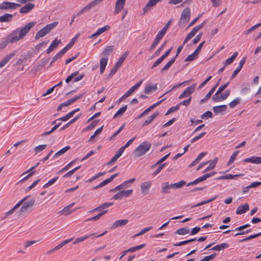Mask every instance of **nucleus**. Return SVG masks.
Here are the masks:
<instances>
[{
    "label": "nucleus",
    "mask_w": 261,
    "mask_h": 261,
    "mask_svg": "<svg viewBox=\"0 0 261 261\" xmlns=\"http://www.w3.org/2000/svg\"><path fill=\"white\" fill-rule=\"evenodd\" d=\"M36 22L32 21L27 23L24 26L13 30L6 38H2L0 41V48L4 49L9 43H13L22 39L35 26Z\"/></svg>",
    "instance_id": "f257e3e1"
},
{
    "label": "nucleus",
    "mask_w": 261,
    "mask_h": 261,
    "mask_svg": "<svg viewBox=\"0 0 261 261\" xmlns=\"http://www.w3.org/2000/svg\"><path fill=\"white\" fill-rule=\"evenodd\" d=\"M28 196L24 197L20 200L17 204H16L10 211L6 213V216L12 214L14 211L17 209L23 203L21 206L20 211V212H24L27 211L29 209L31 208L35 203V199L32 198L29 200L26 201Z\"/></svg>",
    "instance_id": "f03ea898"
},
{
    "label": "nucleus",
    "mask_w": 261,
    "mask_h": 261,
    "mask_svg": "<svg viewBox=\"0 0 261 261\" xmlns=\"http://www.w3.org/2000/svg\"><path fill=\"white\" fill-rule=\"evenodd\" d=\"M151 147V143L148 141H144L141 143L134 150L135 156L137 158L140 157L147 152Z\"/></svg>",
    "instance_id": "7ed1b4c3"
},
{
    "label": "nucleus",
    "mask_w": 261,
    "mask_h": 261,
    "mask_svg": "<svg viewBox=\"0 0 261 261\" xmlns=\"http://www.w3.org/2000/svg\"><path fill=\"white\" fill-rule=\"evenodd\" d=\"M58 23L59 22L58 21H55L53 23L47 24L36 34L35 39L36 40H38L40 38L43 37L48 34L51 30L55 28Z\"/></svg>",
    "instance_id": "20e7f679"
},
{
    "label": "nucleus",
    "mask_w": 261,
    "mask_h": 261,
    "mask_svg": "<svg viewBox=\"0 0 261 261\" xmlns=\"http://www.w3.org/2000/svg\"><path fill=\"white\" fill-rule=\"evenodd\" d=\"M206 21H203L200 24L194 27L192 31L187 35L184 41V44L186 43L189 40L192 38L196 34L204 25Z\"/></svg>",
    "instance_id": "39448f33"
},
{
    "label": "nucleus",
    "mask_w": 261,
    "mask_h": 261,
    "mask_svg": "<svg viewBox=\"0 0 261 261\" xmlns=\"http://www.w3.org/2000/svg\"><path fill=\"white\" fill-rule=\"evenodd\" d=\"M190 17V9L189 8H186L182 12L180 19L179 22L180 26L184 25L189 21Z\"/></svg>",
    "instance_id": "423d86ee"
},
{
    "label": "nucleus",
    "mask_w": 261,
    "mask_h": 261,
    "mask_svg": "<svg viewBox=\"0 0 261 261\" xmlns=\"http://www.w3.org/2000/svg\"><path fill=\"white\" fill-rule=\"evenodd\" d=\"M196 84L187 87L184 91L179 96V99H181L188 97H190L195 90Z\"/></svg>",
    "instance_id": "0eeeda50"
},
{
    "label": "nucleus",
    "mask_w": 261,
    "mask_h": 261,
    "mask_svg": "<svg viewBox=\"0 0 261 261\" xmlns=\"http://www.w3.org/2000/svg\"><path fill=\"white\" fill-rule=\"evenodd\" d=\"M18 7H20V4L8 2H4L0 5V9L1 10H15Z\"/></svg>",
    "instance_id": "6e6552de"
},
{
    "label": "nucleus",
    "mask_w": 261,
    "mask_h": 261,
    "mask_svg": "<svg viewBox=\"0 0 261 261\" xmlns=\"http://www.w3.org/2000/svg\"><path fill=\"white\" fill-rule=\"evenodd\" d=\"M133 191V190L121 191L115 194L113 196L112 199L114 200H118L121 199L123 197H127L132 194Z\"/></svg>",
    "instance_id": "1a4fd4ad"
},
{
    "label": "nucleus",
    "mask_w": 261,
    "mask_h": 261,
    "mask_svg": "<svg viewBox=\"0 0 261 261\" xmlns=\"http://www.w3.org/2000/svg\"><path fill=\"white\" fill-rule=\"evenodd\" d=\"M152 182L151 181H146L141 184L140 188L142 193L146 195L148 193L150 188L151 186Z\"/></svg>",
    "instance_id": "9d476101"
},
{
    "label": "nucleus",
    "mask_w": 261,
    "mask_h": 261,
    "mask_svg": "<svg viewBox=\"0 0 261 261\" xmlns=\"http://www.w3.org/2000/svg\"><path fill=\"white\" fill-rule=\"evenodd\" d=\"M246 57H244L240 60L238 66L235 69V70L233 72L232 75H231L230 79H233L238 74V73L240 71V70L242 68V67L246 61Z\"/></svg>",
    "instance_id": "9b49d317"
},
{
    "label": "nucleus",
    "mask_w": 261,
    "mask_h": 261,
    "mask_svg": "<svg viewBox=\"0 0 261 261\" xmlns=\"http://www.w3.org/2000/svg\"><path fill=\"white\" fill-rule=\"evenodd\" d=\"M126 0H117L115 5L114 13L118 14L123 8Z\"/></svg>",
    "instance_id": "f8f14e48"
},
{
    "label": "nucleus",
    "mask_w": 261,
    "mask_h": 261,
    "mask_svg": "<svg viewBox=\"0 0 261 261\" xmlns=\"http://www.w3.org/2000/svg\"><path fill=\"white\" fill-rule=\"evenodd\" d=\"M220 81H221V79H219V81L216 84L215 86L211 89V90L209 91V92L208 93L206 94V95H205L204 98H203V99H201L200 100V104H202V103H204L208 99H209L211 97L212 94L215 92L216 88L219 85Z\"/></svg>",
    "instance_id": "ddd939ff"
},
{
    "label": "nucleus",
    "mask_w": 261,
    "mask_h": 261,
    "mask_svg": "<svg viewBox=\"0 0 261 261\" xmlns=\"http://www.w3.org/2000/svg\"><path fill=\"white\" fill-rule=\"evenodd\" d=\"M143 80H141L139 81L136 84L124 93V96L127 97L129 96L134 92H135L138 88H139L142 84Z\"/></svg>",
    "instance_id": "4468645a"
},
{
    "label": "nucleus",
    "mask_w": 261,
    "mask_h": 261,
    "mask_svg": "<svg viewBox=\"0 0 261 261\" xmlns=\"http://www.w3.org/2000/svg\"><path fill=\"white\" fill-rule=\"evenodd\" d=\"M243 161L245 163H251L252 164H261V157L252 156L250 158L244 159Z\"/></svg>",
    "instance_id": "2eb2a0df"
},
{
    "label": "nucleus",
    "mask_w": 261,
    "mask_h": 261,
    "mask_svg": "<svg viewBox=\"0 0 261 261\" xmlns=\"http://www.w3.org/2000/svg\"><path fill=\"white\" fill-rule=\"evenodd\" d=\"M35 5L33 3L27 4L19 10V12L22 14H27L33 9Z\"/></svg>",
    "instance_id": "dca6fc26"
},
{
    "label": "nucleus",
    "mask_w": 261,
    "mask_h": 261,
    "mask_svg": "<svg viewBox=\"0 0 261 261\" xmlns=\"http://www.w3.org/2000/svg\"><path fill=\"white\" fill-rule=\"evenodd\" d=\"M15 55V52L13 51L9 54L6 55L0 62V68L3 67L9 60Z\"/></svg>",
    "instance_id": "f3484780"
},
{
    "label": "nucleus",
    "mask_w": 261,
    "mask_h": 261,
    "mask_svg": "<svg viewBox=\"0 0 261 261\" xmlns=\"http://www.w3.org/2000/svg\"><path fill=\"white\" fill-rule=\"evenodd\" d=\"M118 175V173H116V174L112 175L110 177H109V178H108L107 179H105V180H103V181L100 182L99 185H98L97 186L95 187L93 189H99L101 187L105 186V185H106L108 184L109 183H110V182H111L112 181V180L114 178H115Z\"/></svg>",
    "instance_id": "a211bd4d"
},
{
    "label": "nucleus",
    "mask_w": 261,
    "mask_h": 261,
    "mask_svg": "<svg viewBox=\"0 0 261 261\" xmlns=\"http://www.w3.org/2000/svg\"><path fill=\"white\" fill-rule=\"evenodd\" d=\"M160 0H149L148 2L146 4L143 8L144 13L148 12L151 10V8L153 7L157 3L160 2Z\"/></svg>",
    "instance_id": "6ab92c4d"
},
{
    "label": "nucleus",
    "mask_w": 261,
    "mask_h": 261,
    "mask_svg": "<svg viewBox=\"0 0 261 261\" xmlns=\"http://www.w3.org/2000/svg\"><path fill=\"white\" fill-rule=\"evenodd\" d=\"M170 189H172L171 184H169V182H165L162 184L161 193L169 194L170 193Z\"/></svg>",
    "instance_id": "aec40b11"
},
{
    "label": "nucleus",
    "mask_w": 261,
    "mask_h": 261,
    "mask_svg": "<svg viewBox=\"0 0 261 261\" xmlns=\"http://www.w3.org/2000/svg\"><path fill=\"white\" fill-rule=\"evenodd\" d=\"M249 209V205L247 203L239 206L237 210L236 213L238 215H241L246 213Z\"/></svg>",
    "instance_id": "412c9836"
},
{
    "label": "nucleus",
    "mask_w": 261,
    "mask_h": 261,
    "mask_svg": "<svg viewBox=\"0 0 261 261\" xmlns=\"http://www.w3.org/2000/svg\"><path fill=\"white\" fill-rule=\"evenodd\" d=\"M61 43L60 40L55 39L51 43L49 47L47 49V54L51 53L57 46Z\"/></svg>",
    "instance_id": "4be33fe9"
},
{
    "label": "nucleus",
    "mask_w": 261,
    "mask_h": 261,
    "mask_svg": "<svg viewBox=\"0 0 261 261\" xmlns=\"http://www.w3.org/2000/svg\"><path fill=\"white\" fill-rule=\"evenodd\" d=\"M128 222V221L127 219L117 220L113 224L112 228L115 229L119 226L125 225L127 224Z\"/></svg>",
    "instance_id": "5701e85b"
},
{
    "label": "nucleus",
    "mask_w": 261,
    "mask_h": 261,
    "mask_svg": "<svg viewBox=\"0 0 261 261\" xmlns=\"http://www.w3.org/2000/svg\"><path fill=\"white\" fill-rule=\"evenodd\" d=\"M156 85H147L146 86L144 89V92L145 94H149L157 89Z\"/></svg>",
    "instance_id": "b1692460"
},
{
    "label": "nucleus",
    "mask_w": 261,
    "mask_h": 261,
    "mask_svg": "<svg viewBox=\"0 0 261 261\" xmlns=\"http://www.w3.org/2000/svg\"><path fill=\"white\" fill-rule=\"evenodd\" d=\"M108 61V58L107 57H103L100 60V73L102 74L107 65Z\"/></svg>",
    "instance_id": "393cba45"
},
{
    "label": "nucleus",
    "mask_w": 261,
    "mask_h": 261,
    "mask_svg": "<svg viewBox=\"0 0 261 261\" xmlns=\"http://www.w3.org/2000/svg\"><path fill=\"white\" fill-rule=\"evenodd\" d=\"M229 246V244L226 243H223L219 245H217L211 249V250H216L220 251L225 248H228Z\"/></svg>",
    "instance_id": "a878e982"
},
{
    "label": "nucleus",
    "mask_w": 261,
    "mask_h": 261,
    "mask_svg": "<svg viewBox=\"0 0 261 261\" xmlns=\"http://www.w3.org/2000/svg\"><path fill=\"white\" fill-rule=\"evenodd\" d=\"M70 147L68 146H66L61 150H59L57 152H56L52 158V160H55L58 157L64 153H65L67 151H68L70 149Z\"/></svg>",
    "instance_id": "bb28decb"
},
{
    "label": "nucleus",
    "mask_w": 261,
    "mask_h": 261,
    "mask_svg": "<svg viewBox=\"0 0 261 261\" xmlns=\"http://www.w3.org/2000/svg\"><path fill=\"white\" fill-rule=\"evenodd\" d=\"M227 108V106L225 105L215 106L213 108L214 112L216 114L225 111Z\"/></svg>",
    "instance_id": "cd10ccee"
},
{
    "label": "nucleus",
    "mask_w": 261,
    "mask_h": 261,
    "mask_svg": "<svg viewBox=\"0 0 261 261\" xmlns=\"http://www.w3.org/2000/svg\"><path fill=\"white\" fill-rule=\"evenodd\" d=\"M39 165V163H37L36 165H35L34 166L32 167V168H31L30 169H29V170H28L27 171L24 172L22 175L25 174V173H29L28 175H27L26 176L24 177L22 179H21V181H24V180H26L27 179H28L29 177H30L33 174H34V172L33 171H32L33 169H34L35 168H36Z\"/></svg>",
    "instance_id": "c85d7f7f"
},
{
    "label": "nucleus",
    "mask_w": 261,
    "mask_h": 261,
    "mask_svg": "<svg viewBox=\"0 0 261 261\" xmlns=\"http://www.w3.org/2000/svg\"><path fill=\"white\" fill-rule=\"evenodd\" d=\"M73 205L74 203L68 205V206L65 207L60 212V213L64 215H68L71 214L73 211L71 210L70 209Z\"/></svg>",
    "instance_id": "c756f323"
},
{
    "label": "nucleus",
    "mask_w": 261,
    "mask_h": 261,
    "mask_svg": "<svg viewBox=\"0 0 261 261\" xmlns=\"http://www.w3.org/2000/svg\"><path fill=\"white\" fill-rule=\"evenodd\" d=\"M159 115L158 112H155L152 115H151L147 119H146L143 123V126H146L150 123L155 118Z\"/></svg>",
    "instance_id": "7c9ffc66"
},
{
    "label": "nucleus",
    "mask_w": 261,
    "mask_h": 261,
    "mask_svg": "<svg viewBox=\"0 0 261 261\" xmlns=\"http://www.w3.org/2000/svg\"><path fill=\"white\" fill-rule=\"evenodd\" d=\"M13 15L10 14H5L4 15L0 16V22H9L12 20Z\"/></svg>",
    "instance_id": "2f4dec72"
},
{
    "label": "nucleus",
    "mask_w": 261,
    "mask_h": 261,
    "mask_svg": "<svg viewBox=\"0 0 261 261\" xmlns=\"http://www.w3.org/2000/svg\"><path fill=\"white\" fill-rule=\"evenodd\" d=\"M93 235H94V233H91L90 234H87L85 236L77 238L76 239H75L74 241L73 242V244H75L80 243Z\"/></svg>",
    "instance_id": "473e14b6"
},
{
    "label": "nucleus",
    "mask_w": 261,
    "mask_h": 261,
    "mask_svg": "<svg viewBox=\"0 0 261 261\" xmlns=\"http://www.w3.org/2000/svg\"><path fill=\"white\" fill-rule=\"evenodd\" d=\"M175 60V58H173L171 60H170L161 69V72H164L167 70H168L171 65L174 63Z\"/></svg>",
    "instance_id": "72a5a7b5"
},
{
    "label": "nucleus",
    "mask_w": 261,
    "mask_h": 261,
    "mask_svg": "<svg viewBox=\"0 0 261 261\" xmlns=\"http://www.w3.org/2000/svg\"><path fill=\"white\" fill-rule=\"evenodd\" d=\"M126 110H127V106L126 105L121 108L117 111L116 114L113 116V118H115L117 117L121 116L124 114V113L126 111Z\"/></svg>",
    "instance_id": "f704fd0d"
},
{
    "label": "nucleus",
    "mask_w": 261,
    "mask_h": 261,
    "mask_svg": "<svg viewBox=\"0 0 261 261\" xmlns=\"http://www.w3.org/2000/svg\"><path fill=\"white\" fill-rule=\"evenodd\" d=\"M186 182L184 180H181L179 182H175L171 184V187H172V189H180L182 188L186 185Z\"/></svg>",
    "instance_id": "c9c22d12"
},
{
    "label": "nucleus",
    "mask_w": 261,
    "mask_h": 261,
    "mask_svg": "<svg viewBox=\"0 0 261 261\" xmlns=\"http://www.w3.org/2000/svg\"><path fill=\"white\" fill-rule=\"evenodd\" d=\"M128 55H129V51H125L124 54H123L121 56V57L118 59V60L117 61L116 63L117 64L119 65L120 66H121L122 63H123V62H124V61L125 60V59H126V58L127 57V56Z\"/></svg>",
    "instance_id": "e433bc0d"
},
{
    "label": "nucleus",
    "mask_w": 261,
    "mask_h": 261,
    "mask_svg": "<svg viewBox=\"0 0 261 261\" xmlns=\"http://www.w3.org/2000/svg\"><path fill=\"white\" fill-rule=\"evenodd\" d=\"M144 246H145V244H141V245H138V246H135V247H133L129 248V249H127L126 250H127L128 253V252H135L136 251H138V250H139L141 249Z\"/></svg>",
    "instance_id": "4c0bfd02"
},
{
    "label": "nucleus",
    "mask_w": 261,
    "mask_h": 261,
    "mask_svg": "<svg viewBox=\"0 0 261 261\" xmlns=\"http://www.w3.org/2000/svg\"><path fill=\"white\" fill-rule=\"evenodd\" d=\"M73 240V238H70L69 239L65 240L64 241H63L62 243L56 246L54 248V250H57L63 247L65 245L67 244V243L70 242Z\"/></svg>",
    "instance_id": "58836bf2"
},
{
    "label": "nucleus",
    "mask_w": 261,
    "mask_h": 261,
    "mask_svg": "<svg viewBox=\"0 0 261 261\" xmlns=\"http://www.w3.org/2000/svg\"><path fill=\"white\" fill-rule=\"evenodd\" d=\"M198 54L196 53H195V51H194L192 54L188 56L187 58L185 59V61L186 62H191L193 60L197 59L198 57Z\"/></svg>",
    "instance_id": "ea45409f"
},
{
    "label": "nucleus",
    "mask_w": 261,
    "mask_h": 261,
    "mask_svg": "<svg viewBox=\"0 0 261 261\" xmlns=\"http://www.w3.org/2000/svg\"><path fill=\"white\" fill-rule=\"evenodd\" d=\"M204 180H205V177H204L203 175L197 178V179H195L193 181L190 182L189 184H188L187 186L188 187V186H190L191 185H196V184H198L199 182H201V181H203Z\"/></svg>",
    "instance_id": "a19ab883"
},
{
    "label": "nucleus",
    "mask_w": 261,
    "mask_h": 261,
    "mask_svg": "<svg viewBox=\"0 0 261 261\" xmlns=\"http://www.w3.org/2000/svg\"><path fill=\"white\" fill-rule=\"evenodd\" d=\"M113 204V203L112 202H106L102 204V205H100L99 206L92 210V211H90V212H93L96 211L98 209H99L100 208H108L111 206H112Z\"/></svg>",
    "instance_id": "79ce46f5"
},
{
    "label": "nucleus",
    "mask_w": 261,
    "mask_h": 261,
    "mask_svg": "<svg viewBox=\"0 0 261 261\" xmlns=\"http://www.w3.org/2000/svg\"><path fill=\"white\" fill-rule=\"evenodd\" d=\"M239 175L236 174V175H232V174H226L225 175H223L218 178L219 179H232L236 177H238Z\"/></svg>",
    "instance_id": "37998d69"
},
{
    "label": "nucleus",
    "mask_w": 261,
    "mask_h": 261,
    "mask_svg": "<svg viewBox=\"0 0 261 261\" xmlns=\"http://www.w3.org/2000/svg\"><path fill=\"white\" fill-rule=\"evenodd\" d=\"M190 232V230L186 228H181L177 229L175 233L179 235H185Z\"/></svg>",
    "instance_id": "c03bdc74"
},
{
    "label": "nucleus",
    "mask_w": 261,
    "mask_h": 261,
    "mask_svg": "<svg viewBox=\"0 0 261 261\" xmlns=\"http://www.w3.org/2000/svg\"><path fill=\"white\" fill-rule=\"evenodd\" d=\"M241 101V98L240 97H236L229 104V107L230 108H234L237 105H238Z\"/></svg>",
    "instance_id": "a18cd8bd"
},
{
    "label": "nucleus",
    "mask_w": 261,
    "mask_h": 261,
    "mask_svg": "<svg viewBox=\"0 0 261 261\" xmlns=\"http://www.w3.org/2000/svg\"><path fill=\"white\" fill-rule=\"evenodd\" d=\"M113 49H114V46H107L104 49V50L102 52V54L104 55L108 56L112 53Z\"/></svg>",
    "instance_id": "49530a36"
},
{
    "label": "nucleus",
    "mask_w": 261,
    "mask_h": 261,
    "mask_svg": "<svg viewBox=\"0 0 261 261\" xmlns=\"http://www.w3.org/2000/svg\"><path fill=\"white\" fill-rule=\"evenodd\" d=\"M196 240V238L192 239H190V240H186V241L180 242H179L178 243L174 244L173 245L174 246H182V245H184L187 244L189 243L195 241Z\"/></svg>",
    "instance_id": "de8ad7c7"
},
{
    "label": "nucleus",
    "mask_w": 261,
    "mask_h": 261,
    "mask_svg": "<svg viewBox=\"0 0 261 261\" xmlns=\"http://www.w3.org/2000/svg\"><path fill=\"white\" fill-rule=\"evenodd\" d=\"M58 177H54L50 179L47 183H46L43 186V188H47L51 185H53L58 179Z\"/></svg>",
    "instance_id": "09e8293b"
},
{
    "label": "nucleus",
    "mask_w": 261,
    "mask_h": 261,
    "mask_svg": "<svg viewBox=\"0 0 261 261\" xmlns=\"http://www.w3.org/2000/svg\"><path fill=\"white\" fill-rule=\"evenodd\" d=\"M213 117V113L210 111L205 112L201 116V118L203 119H206L208 118H212Z\"/></svg>",
    "instance_id": "8fccbe9b"
},
{
    "label": "nucleus",
    "mask_w": 261,
    "mask_h": 261,
    "mask_svg": "<svg viewBox=\"0 0 261 261\" xmlns=\"http://www.w3.org/2000/svg\"><path fill=\"white\" fill-rule=\"evenodd\" d=\"M152 226H150V227L144 228L143 229H142L139 233H138L136 234L135 235H134V237H139L140 236L143 235V234H144L146 232H147V231H149L150 230H151L152 229Z\"/></svg>",
    "instance_id": "3c124183"
},
{
    "label": "nucleus",
    "mask_w": 261,
    "mask_h": 261,
    "mask_svg": "<svg viewBox=\"0 0 261 261\" xmlns=\"http://www.w3.org/2000/svg\"><path fill=\"white\" fill-rule=\"evenodd\" d=\"M260 236H261V232H259V233H256L255 234H252V235L249 236L248 237L241 240L240 242H246V241H247L250 240L251 239H252L255 238L256 237H259Z\"/></svg>",
    "instance_id": "603ef678"
},
{
    "label": "nucleus",
    "mask_w": 261,
    "mask_h": 261,
    "mask_svg": "<svg viewBox=\"0 0 261 261\" xmlns=\"http://www.w3.org/2000/svg\"><path fill=\"white\" fill-rule=\"evenodd\" d=\"M84 95V94H81L78 96H75L72 98L69 99V100H67L68 101V103L69 105L72 104L75 101H76L77 99L81 98Z\"/></svg>",
    "instance_id": "864d4df0"
},
{
    "label": "nucleus",
    "mask_w": 261,
    "mask_h": 261,
    "mask_svg": "<svg viewBox=\"0 0 261 261\" xmlns=\"http://www.w3.org/2000/svg\"><path fill=\"white\" fill-rule=\"evenodd\" d=\"M239 152V151L238 150V151L234 152L232 153V154L230 157V159L228 162V165H230L231 164H232L233 162V161L235 160L236 157L237 156Z\"/></svg>",
    "instance_id": "5fc2aeb1"
},
{
    "label": "nucleus",
    "mask_w": 261,
    "mask_h": 261,
    "mask_svg": "<svg viewBox=\"0 0 261 261\" xmlns=\"http://www.w3.org/2000/svg\"><path fill=\"white\" fill-rule=\"evenodd\" d=\"M127 186V182H126V181H125L123 182H122V184H121L120 185L116 186L115 188L112 189L111 190V191L112 192H115V191H118V190H120L121 189L124 188V187H125Z\"/></svg>",
    "instance_id": "6e6d98bb"
},
{
    "label": "nucleus",
    "mask_w": 261,
    "mask_h": 261,
    "mask_svg": "<svg viewBox=\"0 0 261 261\" xmlns=\"http://www.w3.org/2000/svg\"><path fill=\"white\" fill-rule=\"evenodd\" d=\"M46 146L45 144L38 145L34 148V151L36 153H39L45 149Z\"/></svg>",
    "instance_id": "4d7b16f0"
},
{
    "label": "nucleus",
    "mask_w": 261,
    "mask_h": 261,
    "mask_svg": "<svg viewBox=\"0 0 261 261\" xmlns=\"http://www.w3.org/2000/svg\"><path fill=\"white\" fill-rule=\"evenodd\" d=\"M179 105H178V104H177L175 106L171 107L168 110V111L166 112L165 115H167L170 114H171V113H172L177 111L178 110H179Z\"/></svg>",
    "instance_id": "13d9d810"
},
{
    "label": "nucleus",
    "mask_w": 261,
    "mask_h": 261,
    "mask_svg": "<svg viewBox=\"0 0 261 261\" xmlns=\"http://www.w3.org/2000/svg\"><path fill=\"white\" fill-rule=\"evenodd\" d=\"M110 29V27L109 25H106L102 28H100L98 29L96 31L98 32V34L100 35V34H101L105 31L109 30Z\"/></svg>",
    "instance_id": "bf43d9fd"
},
{
    "label": "nucleus",
    "mask_w": 261,
    "mask_h": 261,
    "mask_svg": "<svg viewBox=\"0 0 261 261\" xmlns=\"http://www.w3.org/2000/svg\"><path fill=\"white\" fill-rule=\"evenodd\" d=\"M110 29V27L109 25H106L102 28H100L98 29L96 31L98 32V34L100 35V34H101L105 31L109 30Z\"/></svg>",
    "instance_id": "052dcab7"
},
{
    "label": "nucleus",
    "mask_w": 261,
    "mask_h": 261,
    "mask_svg": "<svg viewBox=\"0 0 261 261\" xmlns=\"http://www.w3.org/2000/svg\"><path fill=\"white\" fill-rule=\"evenodd\" d=\"M110 29V27L109 25H106L102 28H100L98 29L96 31L98 32V34L100 35V34H101L105 31L109 30Z\"/></svg>",
    "instance_id": "680f3d73"
},
{
    "label": "nucleus",
    "mask_w": 261,
    "mask_h": 261,
    "mask_svg": "<svg viewBox=\"0 0 261 261\" xmlns=\"http://www.w3.org/2000/svg\"><path fill=\"white\" fill-rule=\"evenodd\" d=\"M81 166H77L74 169L71 170L70 171H68L67 173H66L64 175V177H69L71 175H72L75 171H76L77 170H79L81 168Z\"/></svg>",
    "instance_id": "e2e57ef3"
},
{
    "label": "nucleus",
    "mask_w": 261,
    "mask_h": 261,
    "mask_svg": "<svg viewBox=\"0 0 261 261\" xmlns=\"http://www.w3.org/2000/svg\"><path fill=\"white\" fill-rule=\"evenodd\" d=\"M166 32L164 31V30H161V31H160L157 34V35H156L155 36V39H156L157 40L160 41L161 40V39L164 37V36L166 34Z\"/></svg>",
    "instance_id": "0e129e2a"
},
{
    "label": "nucleus",
    "mask_w": 261,
    "mask_h": 261,
    "mask_svg": "<svg viewBox=\"0 0 261 261\" xmlns=\"http://www.w3.org/2000/svg\"><path fill=\"white\" fill-rule=\"evenodd\" d=\"M191 100H192V97L190 96L187 99L185 100L182 101V102H180L179 103H178V105H179V107H180V105L188 106L190 104V103L191 102Z\"/></svg>",
    "instance_id": "69168bd1"
},
{
    "label": "nucleus",
    "mask_w": 261,
    "mask_h": 261,
    "mask_svg": "<svg viewBox=\"0 0 261 261\" xmlns=\"http://www.w3.org/2000/svg\"><path fill=\"white\" fill-rule=\"evenodd\" d=\"M220 94H217V92L214 94V95L212 97V99L215 102H220L222 101V99H221V95H219Z\"/></svg>",
    "instance_id": "338daca9"
},
{
    "label": "nucleus",
    "mask_w": 261,
    "mask_h": 261,
    "mask_svg": "<svg viewBox=\"0 0 261 261\" xmlns=\"http://www.w3.org/2000/svg\"><path fill=\"white\" fill-rule=\"evenodd\" d=\"M216 256L215 254H213L204 257V258L201 259L200 261H209L211 259H214Z\"/></svg>",
    "instance_id": "774afa93"
}]
</instances>
